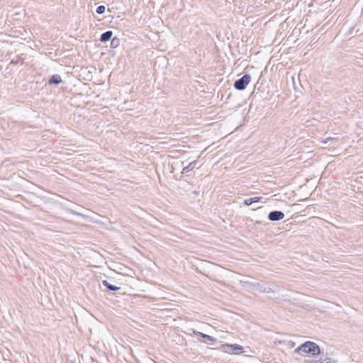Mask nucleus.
<instances>
[{
    "label": "nucleus",
    "mask_w": 363,
    "mask_h": 363,
    "mask_svg": "<svg viewBox=\"0 0 363 363\" xmlns=\"http://www.w3.org/2000/svg\"><path fill=\"white\" fill-rule=\"evenodd\" d=\"M295 352L298 354H311L314 356L319 354L320 353V350L319 346L316 343L308 341L298 347L295 350Z\"/></svg>",
    "instance_id": "obj_1"
},
{
    "label": "nucleus",
    "mask_w": 363,
    "mask_h": 363,
    "mask_svg": "<svg viewBox=\"0 0 363 363\" xmlns=\"http://www.w3.org/2000/svg\"><path fill=\"white\" fill-rule=\"evenodd\" d=\"M223 351L227 353H234L236 354L245 352L242 346L237 344H223L222 345Z\"/></svg>",
    "instance_id": "obj_2"
},
{
    "label": "nucleus",
    "mask_w": 363,
    "mask_h": 363,
    "mask_svg": "<svg viewBox=\"0 0 363 363\" xmlns=\"http://www.w3.org/2000/svg\"><path fill=\"white\" fill-rule=\"evenodd\" d=\"M251 76L245 74L240 79L236 80L234 83V87L238 90H244L250 82Z\"/></svg>",
    "instance_id": "obj_3"
},
{
    "label": "nucleus",
    "mask_w": 363,
    "mask_h": 363,
    "mask_svg": "<svg viewBox=\"0 0 363 363\" xmlns=\"http://www.w3.org/2000/svg\"><path fill=\"white\" fill-rule=\"evenodd\" d=\"M284 218V213L280 211H271L268 215V218L271 221H278Z\"/></svg>",
    "instance_id": "obj_4"
},
{
    "label": "nucleus",
    "mask_w": 363,
    "mask_h": 363,
    "mask_svg": "<svg viewBox=\"0 0 363 363\" xmlns=\"http://www.w3.org/2000/svg\"><path fill=\"white\" fill-rule=\"evenodd\" d=\"M112 35H113V32L111 30L106 31L105 33H104L101 35L100 40L104 43L106 42V41L111 40Z\"/></svg>",
    "instance_id": "obj_5"
},
{
    "label": "nucleus",
    "mask_w": 363,
    "mask_h": 363,
    "mask_svg": "<svg viewBox=\"0 0 363 363\" xmlns=\"http://www.w3.org/2000/svg\"><path fill=\"white\" fill-rule=\"evenodd\" d=\"M61 82V77L59 74H54L49 79V84H59Z\"/></svg>",
    "instance_id": "obj_6"
},
{
    "label": "nucleus",
    "mask_w": 363,
    "mask_h": 363,
    "mask_svg": "<svg viewBox=\"0 0 363 363\" xmlns=\"http://www.w3.org/2000/svg\"><path fill=\"white\" fill-rule=\"evenodd\" d=\"M256 290H258L259 291L262 292V293L272 292V289L270 287H269L267 286H264L260 283H259V286H258V288H256Z\"/></svg>",
    "instance_id": "obj_7"
},
{
    "label": "nucleus",
    "mask_w": 363,
    "mask_h": 363,
    "mask_svg": "<svg viewBox=\"0 0 363 363\" xmlns=\"http://www.w3.org/2000/svg\"><path fill=\"white\" fill-rule=\"evenodd\" d=\"M102 284L104 286H105L108 289L111 291H117L120 289L119 287L108 283V281L106 280L102 281Z\"/></svg>",
    "instance_id": "obj_8"
},
{
    "label": "nucleus",
    "mask_w": 363,
    "mask_h": 363,
    "mask_svg": "<svg viewBox=\"0 0 363 363\" xmlns=\"http://www.w3.org/2000/svg\"><path fill=\"white\" fill-rule=\"evenodd\" d=\"M196 162L189 163L186 167L183 168L182 173H188L191 171L196 166Z\"/></svg>",
    "instance_id": "obj_9"
},
{
    "label": "nucleus",
    "mask_w": 363,
    "mask_h": 363,
    "mask_svg": "<svg viewBox=\"0 0 363 363\" xmlns=\"http://www.w3.org/2000/svg\"><path fill=\"white\" fill-rule=\"evenodd\" d=\"M120 45V39L115 37L111 39V46L113 48H118Z\"/></svg>",
    "instance_id": "obj_10"
},
{
    "label": "nucleus",
    "mask_w": 363,
    "mask_h": 363,
    "mask_svg": "<svg viewBox=\"0 0 363 363\" xmlns=\"http://www.w3.org/2000/svg\"><path fill=\"white\" fill-rule=\"evenodd\" d=\"M244 284H246V286L251 289L256 290V288H258V286H259V283L254 284L251 282H244Z\"/></svg>",
    "instance_id": "obj_11"
},
{
    "label": "nucleus",
    "mask_w": 363,
    "mask_h": 363,
    "mask_svg": "<svg viewBox=\"0 0 363 363\" xmlns=\"http://www.w3.org/2000/svg\"><path fill=\"white\" fill-rule=\"evenodd\" d=\"M201 337H203V339L208 340V341H211V342L216 341V339L213 337L206 335V334H204V333H201Z\"/></svg>",
    "instance_id": "obj_12"
},
{
    "label": "nucleus",
    "mask_w": 363,
    "mask_h": 363,
    "mask_svg": "<svg viewBox=\"0 0 363 363\" xmlns=\"http://www.w3.org/2000/svg\"><path fill=\"white\" fill-rule=\"evenodd\" d=\"M105 10H106V7L103 5H101L97 7L96 9V13H99V14H102L105 12Z\"/></svg>",
    "instance_id": "obj_13"
},
{
    "label": "nucleus",
    "mask_w": 363,
    "mask_h": 363,
    "mask_svg": "<svg viewBox=\"0 0 363 363\" xmlns=\"http://www.w3.org/2000/svg\"><path fill=\"white\" fill-rule=\"evenodd\" d=\"M337 139H338L337 137H328L325 140H323V143H328L330 140H336Z\"/></svg>",
    "instance_id": "obj_14"
},
{
    "label": "nucleus",
    "mask_w": 363,
    "mask_h": 363,
    "mask_svg": "<svg viewBox=\"0 0 363 363\" xmlns=\"http://www.w3.org/2000/svg\"><path fill=\"white\" fill-rule=\"evenodd\" d=\"M322 359H323V358H320L317 360H308L306 362V363H323Z\"/></svg>",
    "instance_id": "obj_15"
},
{
    "label": "nucleus",
    "mask_w": 363,
    "mask_h": 363,
    "mask_svg": "<svg viewBox=\"0 0 363 363\" xmlns=\"http://www.w3.org/2000/svg\"><path fill=\"white\" fill-rule=\"evenodd\" d=\"M244 203L247 206H250L251 205L252 203V198H250V199H245L244 201Z\"/></svg>",
    "instance_id": "obj_16"
},
{
    "label": "nucleus",
    "mask_w": 363,
    "mask_h": 363,
    "mask_svg": "<svg viewBox=\"0 0 363 363\" xmlns=\"http://www.w3.org/2000/svg\"><path fill=\"white\" fill-rule=\"evenodd\" d=\"M323 363H335V361L333 360L331 358H326L322 359Z\"/></svg>",
    "instance_id": "obj_17"
},
{
    "label": "nucleus",
    "mask_w": 363,
    "mask_h": 363,
    "mask_svg": "<svg viewBox=\"0 0 363 363\" xmlns=\"http://www.w3.org/2000/svg\"><path fill=\"white\" fill-rule=\"evenodd\" d=\"M261 199V197H253L252 198V203L258 202Z\"/></svg>",
    "instance_id": "obj_18"
},
{
    "label": "nucleus",
    "mask_w": 363,
    "mask_h": 363,
    "mask_svg": "<svg viewBox=\"0 0 363 363\" xmlns=\"http://www.w3.org/2000/svg\"><path fill=\"white\" fill-rule=\"evenodd\" d=\"M193 333H194V334H195V335H200V336H201V333H201V332H199V331H197V330H193Z\"/></svg>",
    "instance_id": "obj_19"
}]
</instances>
